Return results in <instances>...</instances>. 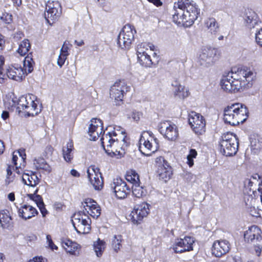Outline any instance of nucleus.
Here are the masks:
<instances>
[{
  "instance_id": "ddd939ff",
  "label": "nucleus",
  "mask_w": 262,
  "mask_h": 262,
  "mask_svg": "<svg viewBox=\"0 0 262 262\" xmlns=\"http://www.w3.org/2000/svg\"><path fill=\"white\" fill-rule=\"evenodd\" d=\"M45 18L50 25L57 20L61 14V8L57 1H49L46 7Z\"/></svg>"
},
{
  "instance_id": "a211bd4d",
  "label": "nucleus",
  "mask_w": 262,
  "mask_h": 262,
  "mask_svg": "<svg viewBox=\"0 0 262 262\" xmlns=\"http://www.w3.org/2000/svg\"><path fill=\"white\" fill-rule=\"evenodd\" d=\"M112 188L117 198L119 199H125L130 192V188L126 183L121 179L114 180Z\"/></svg>"
},
{
  "instance_id": "774afa93",
  "label": "nucleus",
  "mask_w": 262,
  "mask_h": 262,
  "mask_svg": "<svg viewBox=\"0 0 262 262\" xmlns=\"http://www.w3.org/2000/svg\"><path fill=\"white\" fill-rule=\"evenodd\" d=\"M148 44V50L149 49V51H154L155 50V46L151 43H147Z\"/></svg>"
},
{
  "instance_id": "a878e982",
  "label": "nucleus",
  "mask_w": 262,
  "mask_h": 262,
  "mask_svg": "<svg viewBox=\"0 0 262 262\" xmlns=\"http://www.w3.org/2000/svg\"><path fill=\"white\" fill-rule=\"evenodd\" d=\"M29 191L33 192V193L28 194V196L30 200L35 202L42 216H45L48 213V211L45 208V205L43 203L41 196L40 195L36 194L38 191V188H36L34 190H30Z\"/></svg>"
},
{
  "instance_id": "412c9836",
  "label": "nucleus",
  "mask_w": 262,
  "mask_h": 262,
  "mask_svg": "<svg viewBox=\"0 0 262 262\" xmlns=\"http://www.w3.org/2000/svg\"><path fill=\"white\" fill-rule=\"evenodd\" d=\"M85 209V212L93 218H98L101 214V208L98 203L94 200L88 198L82 203Z\"/></svg>"
},
{
  "instance_id": "79ce46f5",
  "label": "nucleus",
  "mask_w": 262,
  "mask_h": 262,
  "mask_svg": "<svg viewBox=\"0 0 262 262\" xmlns=\"http://www.w3.org/2000/svg\"><path fill=\"white\" fill-rule=\"evenodd\" d=\"M34 164L37 169H43L48 172L51 171V167L43 159L35 160Z\"/></svg>"
},
{
  "instance_id": "13d9d810",
  "label": "nucleus",
  "mask_w": 262,
  "mask_h": 262,
  "mask_svg": "<svg viewBox=\"0 0 262 262\" xmlns=\"http://www.w3.org/2000/svg\"><path fill=\"white\" fill-rule=\"evenodd\" d=\"M47 259L42 256H38L34 257L33 259H30L28 262H47Z\"/></svg>"
},
{
  "instance_id": "f3484780",
  "label": "nucleus",
  "mask_w": 262,
  "mask_h": 262,
  "mask_svg": "<svg viewBox=\"0 0 262 262\" xmlns=\"http://www.w3.org/2000/svg\"><path fill=\"white\" fill-rule=\"evenodd\" d=\"M88 179L96 190H100L103 187V179L99 169L95 165H91L87 169Z\"/></svg>"
},
{
  "instance_id": "c85d7f7f",
  "label": "nucleus",
  "mask_w": 262,
  "mask_h": 262,
  "mask_svg": "<svg viewBox=\"0 0 262 262\" xmlns=\"http://www.w3.org/2000/svg\"><path fill=\"white\" fill-rule=\"evenodd\" d=\"M258 18L257 14L253 11H249L246 13L245 17V23L246 26L250 28H253L258 24Z\"/></svg>"
},
{
  "instance_id": "423d86ee",
  "label": "nucleus",
  "mask_w": 262,
  "mask_h": 262,
  "mask_svg": "<svg viewBox=\"0 0 262 262\" xmlns=\"http://www.w3.org/2000/svg\"><path fill=\"white\" fill-rule=\"evenodd\" d=\"M220 151L224 156L235 155L238 150V141L237 136L231 133H227L222 137L220 143Z\"/></svg>"
},
{
  "instance_id": "1a4fd4ad",
  "label": "nucleus",
  "mask_w": 262,
  "mask_h": 262,
  "mask_svg": "<svg viewBox=\"0 0 262 262\" xmlns=\"http://www.w3.org/2000/svg\"><path fill=\"white\" fill-rule=\"evenodd\" d=\"M135 33L136 30L133 26L130 25H125L118 36L117 43L118 46L122 49H129L134 39Z\"/></svg>"
},
{
  "instance_id": "4468645a",
  "label": "nucleus",
  "mask_w": 262,
  "mask_h": 262,
  "mask_svg": "<svg viewBox=\"0 0 262 262\" xmlns=\"http://www.w3.org/2000/svg\"><path fill=\"white\" fill-rule=\"evenodd\" d=\"M155 162L159 179L166 182L171 178L172 174L171 167L163 157L156 158Z\"/></svg>"
},
{
  "instance_id": "338daca9",
  "label": "nucleus",
  "mask_w": 262,
  "mask_h": 262,
  "mask_svg": "<svg viewBox=\"0 0 262 262\" xmlns=\"http://www.w3.org/2000/svg\"><path fill=\"white\" fill-rule=\"evenodd\" d=\"M5 45V40L4 39V37L0 35V48L1 49Z\"/></svg>"
},
{
  "instance_id": "473e14b6",
  "label": "nucleus",
  "mask_w": 262,
  "mask_h": 262,
  "mask_svg": "<svg viewBox=\"0 0 262 262\" xmlns=\"http://www.w3.org/2000/svg\"><path fill=\"white\" fill-rule=\"evenodd\" d=\"M205 25L209 32L215 34L219 31V25L214 18H208L205 21Z\"/></svg>"
},
{
  "instance_id": "de8ad7c7",
  "label": "nucleus",
  "mask_w": 262,
  "mask_h": 262,
  "mask_svg": "<svg viewBox=\"0 0 262 262\" xmlns=\"http://www.w3.org/2000/svg\"><path fill=\"white\" fill-rule=\"evenodd\" d=\"M5 63V58L4 56H0V83L4 82L6 78V75L3 68V66Z\"/></svg>"
},
{
  "instance_id": "c756f323",
  "label": "nucleus",
  "mask_w": 262,
  "mask_h": 262,
  "mask_svg": "<svg viewBox=\"0 0 262 262\" xmlns=\"http://www.w3.org/2000/svg\"><path fill=\"white\" fill-rule=\"evenodd\" d=\"M74 145L72 141H69L66 146L62 148V155L64 160L68 163H71L73 159Z\"/></svg>"
},
{
  "instance_id": "ea45409f",
  "label": "nucleus",
  "mask_w": 262,
  "mask_h": 262,
  "mask_svg": "<svg viewBox=\"0 0 262 262\" xmlns=\"http://www.w3.org/2000/svg\"><path fill=\"white\" fill-rule=\"evenodd\" d=\"M30 48V44L29 40L24 39L19 44L17 52L20 55L24 56L28 53Z\"/></svg>"
},
{
  "instance_id": "9b49d317",
  "label": "nucleus",
  "mask_w": 262,
  "mask_h": 262,
  "mask_svg": "<svg viewBox=\"0 0 262 262\" xmlns=\"http://www.w3.org/2000/svg\"><path fill=\"white\" fill-rule=\"evenodd\" d=\"M159 130L161 134L169 141H175L179 136L178 126L170 121H162L159 124Z\"/></svg>"
},
{
  "instance_id": "20e7f679",
  "label": "nucleus",
  "mask_w": 262,
  "mask_h": 262,
  "mask_svg": "<svg viewBox=\"0 0 262 262\" xmlns=\"http://www.w3.org/2000/svg\"><path fill=\"white\" fill-rule=\"evenodd\" d=\"M224 120L225 123L235 126L245 122L248 117V111L241 103H234L224 108Z\"/></svg>"
},
{
  "instance_id": "052dcab7",
  "label": "nucleus",
  "mask_w": 262,
  "mask_h": 262,
  "mask_svg": "<svg viewBox=\"0 0 262 262\" xmlns=\"http://www.w3.org/2000/svg\"><path fill=\"white\" fill-rule=\"evenodd\" d=\"M148 2L153 3L157 6H160L162 5V2L160 0H147Z\"/></svg>"
},
{
  "instance_id": "72a5a7b5",
  "label": "nucleus",
  "mask_w": 262,
  "mask_h": 262,
  "mask_svg": "<svg viewBox=\"0 0 262 262\" xmlns=\"http://www.w3.org/2000/svg\"><path fill=\"white\" fill-rule=\"evenodd\" d=\"M33 98L32 95H29L28 96H21L19 99H17V111L20 113L23 112L25 108L29 104V103L33 102Z\"/></svg>"
},
{
  "instance_id": "aec40b11",
  "label": "nucleus",
  "mask_w": 262,
  "mask_h": 262,
  "mask_svg": "<svg viewBox=\"0 0 262 262\" xmlns=\"http://www.w3.org/2000/svg\"><path fill=\"white\" fill-rule=\"evenodd\" d=\"M103 123L100 119L92 118L88 130L90 140L95 141L98 139L103 132Z\"/></svg>"
},
{
  "instance_id": "8fccbe9b",
  "label": "nucleus",
  "mask_w": 262,
  "mask_h": 262,
  "mask_svg": "<svg viewBox=\"0 0 262 262\" xmlns=\"http://www.w3.org/2000/svg\"><path fill=\"white\" fill-rule=\"evenodd\" d=\"M70 46H71L72 45L69 42L65 41L60 49V54L68 57L69 55Z\"/></svg>"
},
{
  "instance_id": "4d7b16f0",
  "label": "nucleus",
  "mask_w": 262,
  "mask_h": 262,
  "mask_svg": "<svg viewBox=\"0 0 262 262\" xmlns=\"http://www.w3.org/2000/svg\"><path fill=\"white\" fill-rule=\"evenodd\" d=\"M141 115V113L139 112L133 111L132 113L131 117L133 120L138 121L140 119Z\"/></svg>"
},
{
  "instance_id": "f03ea898",
  "label": "nucleus",
  "mask_w": 262,
  "mask_h": 262,
  "mask_svg": "<svg viewBox=\"0 0 262 262\" xmlns=\"http://www.w3.org/2000/svg\"><path fill=\"white\" fill-rule=\"evenodd\" d=\"M200 11L198 6L193 1L179 0L173 4L172 21L179 26L190 27L198 17Z\"/></svg>"
},
{
  "instance_id": "a19ab883",
  "label": "nucleus",
  "mask_w": 262,
  "mask_h": 262,
  "mask_svg": "<svg viewBox=\"0 0 262 262\" xmlns=\"http://www.w3.org/2000/svg\"><path fill=\"white\" fill-rule=\"evenodd\" d=\"M132 192L133 195L138 198L142 197L146 193V190L142 186H140L139 183L133 185Z\"/></svg>"
},
{
  "instance_id": "bf43d9fd",
  "label": "nucleus",
  "mask_w": 262,
  "mask_h": 262,
  "mask_svg": "<svg viewBox=\"0 0 262 262\" xmlns=\"http://www.w3.org/2000/svg\"><path fill=\"white\" fill-rule=\"evenodd\" d=\"M13 5L14 7H15L17 10H18V8L20 7L22 4L21 0H11Z\"/></svg>"
},
{
  "instance_id": "603ef678",
  "label": "nucleus",
  "mask_w": 262,
  "mask_h": 262,
  "mask_svg": "<svg viewBox=\"0 0 262 262\" xmlns=\"http://www.w3.org/2000/svg\"><path fill=\"white\" fill-rule=\"evenodd\" d=\"M0 19L6 24H9L12 21V15L8 13H4L0 17Z\"/></svg>"
},
{
  "instance_id": "37998d69",
  "label": "nucleus",
  "mask_w": 262,
  "mask_h": 262,
  "mask_svg": "<svg viewBox=\"0 0 262 262\" xmlns=\"http://www.w3.org/2000/svg\"><path fill=\"white\" fill-rule=\"evenodd\" d=\"M122 236L120 235H115L113 236L112 239V245L114 250L116 252H118V251L120 249L122 246Z\"/></svg>"
},
{
  "instance_id": "f8f14e48",
  "label": "nucleus",
  "mask_w": 262,
  "mask_h": 262,
  "mask_svg": "<svg viewBox=\"0 0 262 262\" xmlns=\"http://www.w3.org/2000/svg\"><path fill=\"white\" fill-rule=\"evenodd\" d=\"M174 80L172 81V91L174 96L180 99H184L189 95L187 88L181 84V82L185 79V76L183 72L175 75Z\"/></svg>"
},
{
  "instance_id": "bb28decb",
  "label": "nucleus",
  "mask_w": 262,
  "mask_h": 262,
  "mask_svg": "<svg viewBox=\"0 0 262 262\" xmlns=\"http://www.w3.org/2000/svg\"><path fill=\"white\" fill-rule=\"evenodd\" d=\"M23 183L29 186L31 190L35 189V187L39 183L40 179L37 177L36 174L33 172H31L30 174L24 173L21 178Z\"/></svg>"
},
{
  "instance_id": "e433bc0d",
  "label": "nucleus",
  "mask_w": 262,
  "mask_h": 262,
  "mask_svg": "<svg viewBox=\"0 0 262 262\" xmlns=\"http://www.w3.org/2000/svg\"><path fill=\"white\" fill-rule=\"evenodd\" d=\"M138 61L141 65L145 67H151L154 63L148 52L139 56Z\"/></svg>"
},
{
  "instance_id": "5701e85b",
  "label": "nucleus",
  "mask_w": 262,
  "mask_h": 262,
  "mask_svg": "<svg viewBox=\"0 0 262 262\" xmlns=\"http://www.w3.org/2000/svg\"><path fill=\"white\" fill-rule=\"evenodd\" d=\"M7 76L15 81H19L25 77V72L23 69L18 65L9 66L7 69Z\"/></svg>"
},
{
  "instance_id": "5fc2aeb1",
  "label": "nucleus",
  "mask_w": 262,
  "mask_h": 262,
  "mask_svg": "<svg viewBox=\"0 0 262 262\" xmlns=\"http://www.w3.org/2000/svg\"><path fill=\"white\" fill-rule=\"evenodd\" d=\"M255 39L257 43L262 48V28L255 34Z\"/></svg>"
},
{
  "instance_id": "6e6d98bb",
  "label": "nucleus",
  "mask_w": 262,
  "mask_h": 262,
  "mask_svg": "<svg viewBox=\"0 0 262 262\" xmlns=\"http://www.w3.org/2000/svg\"><path fill=\"white\" fill-rule=\"evenodd\" d=\"M67 58V56L62 55V54H59L58 59H57V64L60 68L62 67V66L64 64Z\"/></svg>"
},
{
  "instance_id": "2f4dec72",
  "label": "nucleus",
  "mask_w": 262,
  "mask_h": 262,
  "mask_svg": "<svg viewBox=\"0 0 262 262\" xmlns=\"http://www.w3.org/2000/svg\"><path fill=\"white\" fill-rule=\"evenodd\" d=\"M62 245L63 248L67 253L74 255H77L78 254L77 250L79 247V245L76 243L73 242L70 240H67L63 242Z\"/></svg>"
},
{
  "instance_id": "7c9ffc66",
  "label": "nucleus",
  "mask_w": 262,
  "mask_h": 262,
  "mask_svg": "<svg viewBox=\"0 0 262 262\" xmlns=\"http://www.w3.org/2000/svg\"><path fill=\"white\" fill-rule=\"evenodd\" d=\"M250 144L252 151L257 154L262 150V138L258 136L253 135L250 137Z\"/></svg>"
},
{
  "instance_id": "4c0bfd02",
  "label": "nucleus",
  "mask_w": 262,
  "mask_h": 262,
  "mask_svg": "<svg viewBox=\"0 0 262 262\" xmlns=\"http://www.w3.org/2000/svg\"><path fill=\"white\" fill-rule=\"evenodd\" d=\"M17 98L14 95H10L4 100V104L6 107L9 110H13L17 107Z\"/></svg>"
},
{
  "instance_id": "c03bdc74",
  "label": "nucleus",
  "mask_w": 262,
  "mask_h": 262,
  "mask_svg": "<svg viewBox=\"0 0 262 262\" xmlns=\"http://www.w3.org/2000/svg\"><path fill=\"white\" fill-rule=\"evenodd\" d=\"M126 180L133 185H135L139 183V177L135 171L132 170L127 173Z\"/></svg>"
},
{
  "instance_id": "680f3d73",
  "label": "nucleus",
  "mask_w": 262,
  "mask_h": 262,
  "mask_svg": "<svg viewBox=\"0 0 262 262\" xmlns=\"http://www.w3.org/2000/svg\"><path fill=\"white\" fill-rule=\"evenodd\" d=\"M70 173L72 176L75 177H79L80 176L79 173L74 169H72L71 170Z\"/></svg>"
},
{
  "instance_id": "0eeeda50",
  "label": "nucleus",
  "mask_w": 262,
  "mask_h": 262,
  "mask_svg": "<svg viewBox=\"0 0 262 262\" xmlns=\"http://www.w3.org/2000/svg\"><path fill=\"white\" fill-rule=\"evenodd\" d=\"M73 226L79 234H87L91 229V220L84 210L75 213L72 216Z\"/></svg>"
},
{
  "instance_id": "dca6fc26",
  "label": "nucleus",
  "mask_w": 262,
  "mask_h": 262,
  "mask_svg": "<svg viewBox=\"0 0 262 262\" xmlns=\"http://www.w3.org/2000/svg\"><path fill=\"white\" fill-rule=\"evenodd\" d=\"M149 205L146 202H142L134 206L130 214V220L134 224H139L144 217L148 215Z\"/></svg>"
},
{
  "instance_id": "393cba45",
  "label": "nucleus",
  "mask_w": 262,
  "mask_h": 262,
  "mask_svg": "<svg viewBox=\"0 0 262 262\" xmlns=\"http://www.w3.org/2000/svg\"><path fill=\"white\" fill-rule=\"evenodd\" d=\"M19 217L24 220H27L35 216L38 213L36 208L33 206L24 204L18 209Z\"/></svg>"
},
{
  "instance_id": "09e8293b",
  "label": "nucleus",
  "mask_w": 262,
  "mask_h": 262,
  "mask_svg": "<svg viewBox=\"0 0 262 262\" xmlns=\"http://www.w3.org/2000/svg\"><path fill=\"white\" fill-rule=\"evenodd\" d=\"M24 151L23 150H18L17 152H13L12 155V162L14 165L15 166L16 168H17V164L16 163L17 160L18 159L17 154L21 157V160L24 161L25 159L26 155L24 154Z\"/></svg>"
},
{
  "instance_id": "f704fd0d",
  "label": "nucleus",
  "mask_w": 262,
  "mask_h": 262,
  "mask_svg": "<svg viewBox=\"0 0 262 262\" xmlns=\"http://www.w3.org/2000/svg\"><path fill=\"white\" fill-rule=\"evenodd\" d=\"M11 220L12 218L8 210H3L0 211V223L3 228L8 227Z\"/></svg>"
},
{
  "instance_id": "6ab92c4d",
  "label": "nucleus",
  "mask_w": 262,
  "mask_h": 262,
  "mask_svg": "<svg viewBox=\"0 0 262 262\" xmlns=\"http://www.w3.org/2000/svg\"><path fill=\"white\" fill-rule=\"evenodd\" d=\"M193 238L185 236L184 238L178 239L173 245L172 249L176 253H183L193 250Z\"/></svg>"
},
{
  "instance_id": "58836bf2",
  "label": "nucleus",
  "mask_w": 262,
  "mask_h": 262,
  "mask_svg": "<svg viewBox=\"0 0 262 262\" xmlns=\"http://www.w3.org/2000/svg\"><path fill=\"white\" fill-rule=\"evenodd\" d=\"M34 61L31 54H28L24 60V68L25 73L28 72V73H31L33 70Z\"/></svg>"
},
{
  "instance_id": "69168bd1",
  "label": "nucleus",
  "mask_w": 262,
  "mask_h": 262,
  "mask_svg": "<svg viewBox=\"0 0 262 262\" xmlns=\"http://www.w3.org/2000/svg\"><path fill=\"white\" fill-rule=\"evenodd\" d=\"M8 198L10 201H14L15 200L14 193L13 192L10 193L8 195Z\"/></svg>"
},
{
  "instance_id": "3c124183",
  "label": "nucleus",
  "mask_w": 262,
  "mask_h": 262,
  "mask_svg": "<svg viewBox=\"0 0 262 262\" xmlns=\"http://www.w3.org/2000/svg\"><path fill=\"white\" fill-rule=\"evenodd\" d=\"M13 166L11 165H8L7 168V178L6 180V182L7 184H9L12 182L14 180L13 177L12 176V170H13Z\"/></svg>"
},
{
  "instance_id": "c9c22d12",
  "label": "nucleus",
  "mask_w": 262,
  "mask_h": 262,
  "mask_svg": "<svg viewBox=\"0 0 262 262\" xmlns=\"http://www.w3.org/2000/svg\"><path fill=\"white\" fill-rule=\"evenodd\" d=\"M105 248V243L104 241L98 238L97 241L94 242L93 248L98 257H100L102 256Z\"/></svg>"
},
{
  "instance_id": "0e129e2a",
  "label": "nucleus",
  "mask_w": 262,
  "mask_h": 262,
  "mask_svg": "<svg viewBox=\"0 0 262 262\" xmlns=\"http://www.w3.org/2000/svg\"><path fill=\"white\" fill-rule=\"evenodd\" d=\"M9 117V113L7 111H4L2 114V118L4 120H6Z\"/></svg>"
},
{
  "instance_id": "39448f33",
  "label": "nucleus",
  "mask_w": 262,
  "mask_h": 262,
  "mask_svg": "<svg viewBox=\"0 0 262 262\" xmlns=\"http://www.w3.org/2000/svg\"><path fill=\"white\" fill-rule=\"evenodd\" d=\"M139 149L144 155H149L159 148V141L151 132L144 131L140 135Z\"/></svg>"
},
{
  "instance_id": "9d476101",
  "label": "nucleus",
  "mask_w": 262,
  "mask_h": 262,
  "mask_svg": "<svg viewBox=\"0 0 262 262\" xmlns=\"http://www.w3.org/2000/svg\"><path fill=\"white\" fill-rule=\"evenodd\" d=\"M217 50L210 47H203L199 55V62L205 67L212 66L216 60Z\"/></svg>"
},
{
  "instance_id": "cd10ccee",
  "label": "nucleus",
  "mask_w": 262,
  "mask_h": 262,
  "mask_svg": "<svg viewBox=\"0 0 262 262\" xmlns=\"http://www.w3.org/2000/svg\"><path fill=\"white\" fill-rule=\"evenodd\" d=\"M33 98V102L29 103L25 110L23 112H25L28 116H34L37 115L41 112L40 106H38V101L34 95H32Z\"/></svg>"
},
{
  "instance_id": "a18cd8bd",
  "label": "nucleus",
  "mask_w": 262,
  "mask_h": 262,
  "mask_svg": "<svg viewBox=\"0 0 262 262\" xmlns=\"http://www.w3.org/2000/svg\"><path fill=\"white\" fill-rule=\"evenodd\" d=\"M198 155L197 151L194 149H190L188 155L187 156V164L190 167H192L193 164V159L196 158Z\"/></svg>"
},
{
  "instance_id": "f257e3e1",
  "label": "nucleus",
  "mask_w": 262,
  "mask_h": 262,
  "mask_svg": "<svg viewBox=\"0 0 262 262\" xmlns=\"http://www.w3.org/2000/svg\"><path fill=\"white\" fill-rule=\"evenodd\" d=\"M255 76L253 71L247 67L232 69L227 75L223 76L220 85L225 92L235 93L249 87Z\"/></svg>"
},
{
  "instance_id": "2eb2a0df",
  "label": "nucleus",
  "mask_w": 262,
  "mask_h": 262,
  "mask_svg": "<svg viewBox=\"0 0 262 262\" xmlns=\"http://www.w3.org/2000/svg\"><path fill=\"white\" fill-rule=\"evenodd\" d=\"M188 122L193 131L198 135L205 132L206 123L204 117L200 114L191 112L188 116Z\"/></svg>"
},
{
  "instance_id": "4be33fe9",
  "label": "nucleus",
  "mask_w": 262,
  "mask_h": 262,
  "mask_svg": "<svg viewBox=\"0 0 262 262\" xmlns=\"http://www.w3.org/2000/svg\"><path fill=\"white\" fill-rule=\"evenodd\" d=\"M229 246L228 241L226 240L216 241L212 246V253L216 257H220L229 251Z\"/></svg>"
},
{
  "instance_id": "7ed1b4c3",
  "label": "nucleus",
  "mask_w": 262,
  "mask_h": 262,
  "mask_svg": "<svg viewBox=\"0 0 262 262\" xmlns=\"http://www.w3.org/2000/svg\"><path fill=\"white\" fill-rule=\"evenodd\" d=\"M114 129L113 132L104 133L101 138L102 146L108 154L120 152V150L124 151L128 145L125 130L123 128Z\"/></svg>"
},
{
  "instance_id": "e2e57ef3",
  "label": "nucleus",
  "mask_w": 262,
  "mask_h": 262,
  "mask_svg": "<svg viewBox=\"0 0 262 262\" xmlns=\"http://www.w3.org/2000/svg\"><path fill=\"white\" fill-rule=\"evenodd\" d=\"M5 150V145L4 142L0 140V155L2 154Z\"/></svg>"
},
{
  "instance_id": "864d4df0",
  "label": "nucleus",
  "mask_w": 262,
  "mask_h": 262,
  "mask_svg": "<svg viewBox=\"0 0 262 262\" xmlns=\"http://www.w3.org/2000/svg\"><path fill=\"white\" fill-rule=\"evenodd\" d=\"M46 239L48 246L49 248H50L52 250H56L58 249V247L53 243L51 238V236L50 235H47Z\"/></svg>"
},
{
  "instance_id": "49530a36",
  "label": "nucleus",
  "mask_w": 262,
  "mask_h": 262,
  "mask_svg": "<svg viewBox=\"0 0 262 262\" xmlns=\"http://www.w3.org/2000/svg\"><path fill=\"white\" fill-rule=\"evenodd\" d=\"M148 51V44L147 42H142L139 44L137 47V57L139 56L145 54Z\"/></svg>"
},
{
  "instance_id": "b1692460",
  "label": "nucleus",
  "mask_w": 262,
  "mask_h": 262,
  "mask_svg": "<svg viewBox=\"0 0 262 262\" xmlns=\"http://www.w3.org/2000/svg\"><path fill=\"white\" fill-rule=\"evenodd\" d=\"M244 238L247 242H254L261 239V230L256 226H252L244 233Z\"/></svg>"
},
{
  "instance_id": "6e6552de",
  "label": "nucleus",
  "mask_w": 262,
  "mask_h": 262,
  "mask_svg": "<svg viewBox=\"0 0 262 262\" xmlns=\"http://www.w3.org/2000/svg\"><path fill=\"white\" fill-rule=\"evenodd\" d=\"M130 87L124 80L116 81L110 89V97L114 100L116 105H120L124 95L129 91Z\"/></svg>"
}]
</instances>
